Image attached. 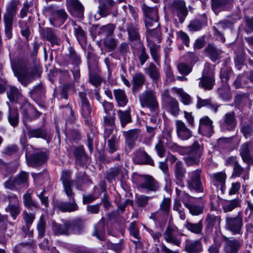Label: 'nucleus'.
<instances>
[{"label":"nucleus","instance_id":"obj_1","mask_svg":"<svg viewBox=\"0 0 253 253\" xmlns=\"http://www.w3.org/2000/svg\"><path fill=\"white\" fill-rule=\"evenodd\" d=\"M203 148L198 141H194L190 146L181 147L179 150L182 155H187L183 160L187 166L198 165L200 162Z\"/></svg>","mask_w":253,"mask_h":253},{"label":"nucleus","instance_id":"obj_2","mask_svg":"<svg viewBox=\"0 0 253 253\" xmlns=\"http://www.w3.org/2000/svg\"><path fill=\"white\" fill-rule=\"evenodd\" d=\"M15 76L22 85L26 86L34 80L36 77L40 76V73L36 66L32 67L26 65L15 72Z\"/></svg>","mask_w":253,"mask_h":253},{"label":"nucleus","instance_id":"obj_3","mask_svg":"<svg viewBox=\"0 0 253 253\" xmlns=\"http://www.w3.org/2000/svg\"><path fill=\"white\" fill-rule=\"evenodd\" d=\"M139 100L142 107L148 108L155 115L159 113V103L156 92L153 90H146L139 95Z\"/></svg>","mask_w":253,"mask_h":253},{"label":"nucleus","instance_id":"obj_4","mask_svg":"<svg viewBox=\"0 0 253 253\" xmlns=\"http://www.w3.org/2000/svg\"><path fill=\"white\" fill-rule=\"evenodd\" d=\"M202 169H198L188 173L186 182L189 189L195 190L198 192H203L204 188L201 180Z\"/></svg>","mask_w":253,"mask_h":253},{"label":"nucleus","instance_id":"obj_5","mask_svg":"<svg viewBox=\"0 0 253 253\" xmlns=\"http://www.w3.org/2000/svg\"><path fill=\"white\" fill-rule=\"evenodd\" d=\"M243 226V217L241 213H238L235 217L227 216L225 218V228L233 234H241Z\"/></svg>","mask_w":253,"mask_h":253},{"label":"nucleus","instance_id":"obj_6","mask_svg":"<svg viewBox=\"0 0 253 253\" xmlns=\"http://www.w3.org/2000/svg\"><path fill=\"white\" fill-rule=\"evenodd\" d=\"M239 155L243 162L247 165V169L253 165V143L249 141L242 143L239 149Z\"/></svg>","mask_w":253,"mask_h":253},{"label":"nucleus","instance_id":"obj_7","mask_svg":"<svg viewBox=\"0 0 253 253\" xmlns=\"http://www.w3.org/2000/svg\"><path fill=\"white\" fill-rule=\"evenodd\" d=\"M142 9L145 17L144 23L145 26H149L150 24L159 26L158 11L157 7H149L143 4L142 5Z\"/></svg>","mask_w":253,"mask_h":253},{"label":"nucleus","instance_id":"obj_8","mask_svg":"<svg viewBox=\"0 0 253 253\" xmlns=\"http://www.w3.org/2000/svg\"><path fill=\"white\" fill-rule=\"evenodd\" d=\"M8 205L5 208V211L9 212L13 219L15 220L21 212L19 200L17 196L11 194L8 195Z\"/></svg>","mask_w":253,"mask_h":253},{"label":"nucleus","instance_id":"obj_9","mask_svg":"<svg viewBox=\"0 0 253 253\" xmlns=\"http://www.w3.org/2000/svg\"><path fill=\"white\" fill-rule=\"evenodd\" d=\"M171 11L179 18L180 23H182L188 14V10L183 0H173L170 4Z\"/></svg>","mask_w":253,"mask_h":253},{"label":"nucleus","instance_id":"obj_10","mask_svg":"<svg viewBox=\"0 0 253 253\" xmlns=\"http://www.w3.org/2000/svg\"><path fill=\"white\" fill-rule=\"evenodd\" d=\"M79 96L82 116L85 119V121H88L91 116L93 106L87 99L85 92H79Z\"/></svg>","mask_w":253,"mask_h":253},{"label":"nucleus","instance_id":"obj_11","mask_svg":"<svg viewBox=\"0 0 253 253\" xmlns=\"http://www.w3.org/2000/svg\"><path fill=\"white\" fill-rule=\"evenodd\" d=\"M178 232V228L174 225L169 224L163 233L165 241L170 244L180 247L181 244V240L175 236Z\"/></svg>","mask_w":253,"mask_h":253},{"label":"nucleus","instance_id":"obj_12","mask_svg":"<svg viewBox=\"0 0 253 253\" xmlns=\"http://www.w3.org/2000/svg\"><path fill=\"white\" fill-rule=\"evenodd\" d=\"M21 113L24 125L26 126V123L32 121L38 118L42 113L30 104L25 105L21 108Z\"/></svg>","mask_w":253,"mask_h":253},{"label":"nucleus","instance_id":"obj_13","mask_svg":"<svg viewBox=\"0 0 253 253\" xmlns=\"http://www.w3.org/2000/svg\"><path fill=\"white\" fill-rule=\"evenodd\" d=\"M141 183L139 187L144 189L147 192H155L159 188V183L152 176L149 175H142L140 177Z\"/></svg>","mask_w":253,"mask_h":253},{"label":"nucleus","instance_id":"obj_14","mask_svg":"<svg viewBox=\"0 0 253 253\" xmlns=\"http://www.w3.org/2000/svg\"><path fill=\"white\" fill-rule=\"evenodd\" d=\"M221 220L220 216L208 214L205 220L206 232L211 233L213 228L218 231L220 228Z\"/></svg>","mask_w":253,"mask_h":253},{"label":"nucleus","instance_id":"obj_15","mask_svg":"<svg viewBox=\"0 0 253 253\" xmlns=\"http://www.w3.org/2000/svg\"><path fill=\"white\" fill-rule=\"evenodd\" d=\"M66 5L71 15L80 18L84 17V8L79 0H66Z\"/></svg>","mask_w":253,"mask_h":253},{"label":"nucleus","instance_id":"obj_16","mask_svg":"<svg viewBox=\"0 0 253 253\" xmlns=\"http://www.w3.org/2000/svg\"><path fill=\"white\" fill-rule=\"evenodd\" d=\"M224 238L223 250L225 253H238L242 247V243L239 240L233 238Z\"/></svg>","mask_w":253,"mask_h":253},{"label":"nucleus","instance_id":"obj_17","mask_svg":"<svg viewBox=\"0 0 253 253\" xmlns=\"http://www.w3.org/2000/svg\"><path fill=\"white\" fill-rule=\"evenodd\" d=\"M115 114L107 113L103 117V124L105 126L104 136L105 138H109L115 130Z\"/></svg>","mask_w":253,"mask_h":253},{"label":"nucleus","instance_id":"obj_18","mask_svg":"<svg viewBox=\"0 0 253 253\" xmlns=\"http://www.w3.org/2000/svg\"><path fill=\"white\" fill-rule=\"evenodd\" d=\"M175 127L177 135L179 138L182 140H186L192 136V131L181 120L175 121Z\"/></svg>","mask_w":253,"mask_h":253},{"label":"nucleus","instance_id":"obj_19","mask_svg":"<svg viewBox=\"0 0 253 253\" xmlns=\"http://www.w3.org/2000/svg\"><path fill=\"white\" fill-rule=\"evenodd\" d=\"M71 173L69 171H63L61 179L64 187V191L67 196L73 197L74 192L72 190L74 181L71 179Z\"/></svg>","mask_w":253,"mask_h":253},{"label":"nucleus","instance_id":"obj_20","mask_svg":"<svg viewBox=\"0 0 253 253\" xmlns=\"http://www.w3.org/2000/svg\"><path fill=\"white\" fill-rule=\"evenodd\" d=\"M237 125V121L234 112L226 113L224 117V121L221 124V128L222 130H233Z\"/></svg>","mask_w":253,"mask_h":253},{"label":"nucleus","instance_id":"obj_21","mask_svg":"<svg viewBox=\"0 0 253 253\" xmlns=\"http://www.w3.org/2000/svg\"><path fill=\"white\" fill-rule=\"evenodd\" d=\"M198 131L202 134L210 136L213 132L212 121L208 117L205 116L200 120Z\"/></svg>","mask_w":253,"mask_h":253},{"label":"nucleus","instance_id":"obj_22","mask_svg":"<svg viewBox=\"0 0 253 253\" xmlns=\"http://www.w3.org/2000/svg\"><path fill=\"white\" fill-rule=\"evenodd\" d=\"M41 35L43 39L50 42L51 45H59L60 39L57 34L53 29L50 28L43 29L41 32Z\"/></svg>","mask_w":253,"mask_h":253},{"label":"nucleus","instance_id":"obj_23","mask_svg":"<svg viewBox=\"0 0 253 253\" xmlns=\"http://www.w3.org/2000/svg\"><path fill=\"white\" fill-rule=\"evenodd\" d=\"M74 196V193L73 197L67 196L69 199L71 201L70 202H61L58 203L56 205L57 209L64 212H71L77 211L78 209V206L75 202Z\"/></svg>","mask_w":253,"mask_h":253},{"label":"nucleus","instance_id":"obj_24","mask_svg":"<svg viewBox=\"0 0 253 253\" xmlns=\"http://www.w3.org/2000/svg\"><path fill=\"white\" fill-rule=\"evenodd\" d=\"M67 14L63 9L53 11L50 18V22L52 25L58 27L64 23L67 19Z\"/></svg>","mask_w":253,"mask_h":253},{"label":"nucleus","instance_id":"obj_25","mask_svg":"<svg viewBox=\"0 0 253 253\" xmlns=\"http://www.w3.org/2000/svg\"><path fill=\"white\" fill-rule=\"evenodd\" d=\"M126 31L128 35L129 41L133 44L137 43L138 45L142 44L140 39V35L139 29L136 26L131 24H128L126 27Z\"/></svg>","mask_w":253,"mask_h":253},{"label":"nucleus","instance_id":"obj_26","mask_svg":"<svg viewBox=\"0 0 253 253\" xmlns=\"http://www.w3.org/2000/svg\"><path fill=\"white\" fill-rule=\"evenodd\" d=\"M140 133V130L138 129H133L124 131L123 135L125 139V143L129 148L132 149L134 147L135 140L138 138Z\"/></svg>","mask_w":253,"mask_h":253},{"label":"nucleus","instance_id":"obj_27","mask_svg":"<svg viewBox=\"0 0 253 253\" xmlns=\"http://www.w3.org/2000/svg\"><path fill=\"white\" fill-rule=\"evenodd\" d=\"M146 28V40H155L159 43L161 42V32L159 26L150 24L149 26H145Z\"/></svg>","mask_w":253,"mask_h":253},{"label":"nucleus","instance_id":"obj_28","mask_svg":"<svg viewBox=\"0 0 253 253\" xmlns=\"http://www.w3.org/2000/svg\"><path fill=\"white\" fill-rule=\"evenodd\" d=\"M203 250L202 242L200 240L187 239L185 241L184 250L188 253H200Z\"/></svg>","mask_w":253,"mask_h":253},{"label":"nucleus","instance_id":"obj_29","mask_svg":"<svg viewBox=\"0 0 253 253\" xmlns=\"http://www.w3.org/2000/svg\"><path fill=\"white\" fill-rule=\"evenodd\" d=\"M19 3L18 0H11L6 6V12L3 15V20L12 21L16 14L17 5Z\"/></svg>","mask_w":253,"mask_h":253},{"label":"nucleus","instance_id":"obj_30","mask_svg":"<svg viewBox=\"0 0 253 253\" xmlns=\"http://www.w3.org/2000/svg\"><path fill=\"white\" fill-rule=\"evenodd\" d=\"M47 159L46 154L44 152H39L32 155L27 157V163L32 167L39 166L45 162Z\"/></svg>","mask_w":253,"mask_h":253},{"label":"nucleus","instance_id":"obj_31","mask_svg":"<svg viewBox=\"0 0 253 253\" xmlns=\"http://www.w3.org/2000/svg\"><path fill=\"white\" fill-rule=\"evenodd\" d=\"M27 135L29 139L32 138L46 139L47 136V132L42 127L32 128L26 126Z\"/></svg>","mask_w":253,"mask_h":253},{"label":"nucleus","instance_id":"obj_32","mask_svg":"<svg viewBox=\"0 0 253 253\" xmlns=\"http://www.w3.org/2000/svg\"><path fill=\"white\" fill-rule=\"evenodd\" d=\"M135 160L138 164L149 165L150 166H154V164L153 160L150 156L142 149H139L136 152Z\"/></svg>","mask_w":253,"mask_h":253},{"label":"nucleus","instance_id":"obj_33","mask_svg":"<svg viewBox=\"0 0 253 253\" xmlns=\"http://www.w3.org/2000/svg\"><path fill=\"white\" fill-rule=\"evenodd\" d=\"M168 216L162 211L158 210L151 214L150 218L152 219L156 225L163 227L166 223Z\"/></svg>","mask_w":253,"mask_h":253},{"label":"nucleus","instance_id":"obj_34","mask_svg":"<svg viewBox=\"0 0 253 253\" xmlns=\"http://www.w3.org/2000/svg\"><path fill=\"white\" fill-rule=\"evenodd\" d=\"M234 0H211L213 10L217 14L218 9H226L233 6Z\"/></svg>","mask_w":253,"mask_h":253},{"label":"nucleus","instance_id":"obj_35","mask_svg":"<svg viewBox=\"0 0 253 253\" xmlns=\"http://www.w3.org/2000/svg\"><path fill=\"white\" fill-rule=\"evenodd\" d=\"M211 179L213 184L217 188L222 190L225 185L226 175L224 172H219L213 173L211 175Z\"/></svg>","mask_w":253,"mask_h":253},{"label":"nucleus","instance_id":"obj_36","mask_svg":"<svg viewBox=\"0 0 253 253\" xmlns=\"http://www.w3.org/2000/svg\"><path fill=\"white\" fill-rule=\"evenodd\" d=\"M132 79L133 91L137 92L144 84L145 82V77L142 73L137 72L132 75Z\"/></svg>","mask_w":253,"mask_h":253},{"label":"nucleus","instance_id":"obj_37","mask_svg":"<svg viewBox=\"0 0 253 253\" xmlns=\"http://www.w3.org/2000/svg\"><path fill=\"white\" fill-rule=\"evenodd\" d=\"M124 177L122 169L120 167H115L110 169L106 173V178L112 182L115 180L116 178L121 179Z\"/></svg>","mask_w":253,"mask_h":253},{"label":"nucleus","instance_id":"obj_38","mask_svg":"<svg viewBox=\"0 0 253 253\" xmlns=\"http://www.w3.org/2000/svg\"><path fill=\"white\" fill-rule=\"evenodd\" d=\"M206 54L212 61H216L221 58L222 51L212 44H209L205 49Z\"/></svg>","mask_w":253,"mask_h":253},{"label":"nucleus","instance_id":"obj_39","mask_svg":"<svg viewBox=\"0 0 253 253\" xmlns=\"http://www.w3.org/2000/svg\"><path fill=\"white\" fill-rule=\"evenodd\" d=\"M68 223L70 234H79L84 227L83 222L79 219L68 220Z\"/></svg>","mask_w":253,"mask_h":253},{"label":"nucleus","instance_id":"obj_40","mask_svg":"<svg viewBox=\"0 0 253 253\" xmlns=\"http://www.w3.org/2000/svg\"><path fill=\"white\" fill-rule=\"evenodd\" d=\"M98 12L102 16H106L110 14H113L114 16H116L118 14V8L117 6L111 7L107 4L102 3L99 6Z\"/></svg>","mask_w":253,"mask_h":253},{"label":"nucleus","instance_id":"obj_41","mask_svg":"<svg viewBox=\"0 0 253 253\" xmlns=\"http://www.w3.org/2000/svg\"><path fill=\"white\" fill-rule=\"evenodd\" d=\"M68 221H66L63 224H55L53 226V231L56 235L70 234Z\"/></svg>","mask_w":253,"mask_h":253},{"label":"nucleus","instance_id":"obj_42","mask_svg":"<svg viewBox=\"0 0 253 253\" xmlns=\"http://www.w3.org/2000/svg\"><path fill=\"white\" fill-rule=\"evenodd\" d=\"M76 158V162L80 165H84L87 161V157L85 154L84 147L80 146L76 147L73 151Z\"/></svg>","mask_w":253,"mask_h":253},{"label":"nucleus","instance_id":"obj_43","mask_svg":"<svg viewBox=\"0 0 253 253\" xmlns=\"http://www.w3.org/2000/svg\"><path fill=\"white\" fill-rule=\"evenodd\" d=\"M186 173L185 168L181 161H177L174 165V174L176 179L181 182Z\"/></svg>","mask_w":253,"mask_h":253},{"label":"nucleus","instance_id":"obj_44","mask_svg":"<svg viewBox=\"0 0 253 253\" xmlns=\"http://www.w3.org/2000/svg\"><path fill=\"white\" fill-rule=\"evenodd\" d=\"M215 84V79L214 77H202L200 79L199 83V86L205 90H210L212 89Z\"/></svg>","mask_w":253,"mask_h":253},{"label":"nucleus","instance_id":"obj_45","mask_svg":"<svg viewBox=\"0 0 253 253\" xmlns=\"http://www.w3.org/2000/svg\"><path fill=\"white\" fill-rule=\"evenodd\" d=\"M114 95L118 105L124 107L127 103V99L125 92L122 89H118L114 90Z\"/></svg>","mask_w":253,"mask_h":253},{"label":"nucleus","instance_id":"obj_46","mask_svg":"<svg viewBox=\"0 0 253 253\" xmlns=\"http://www.w3.org/2000/svg\"><path fill=\"white\" fill-rule=\"evenodd\" d=\"M105 230V219L102 217L94 227L93 236H96L100 240H104L103 232Z\"/></svg>","mask_w":253,"mask_h":253},{"label":"nucleus","instance_id":"obj_47","mask_svg":"<svg viewBox=\"0 0 253 253\" xmlns=\"http://www.w3.org/2000/svg\"><path fill=\"white\" fill-rule=\"evenodd\" d=\"M23 203L26 208L31 210H38L40 208L39 204L32 199L29 193L27 192L23 195Z\"/></svg>","mask_w":253,"mask_h":253},{"label":"nucleus","instance_id":"obj_48","mask_svg":"<svg viewBox=\"0 0 253 253\" xmlns=\"http://www.w3.org/2000/svg\"><path fill=\"white\" fill-rule=\"evenodd\" d=\"M184 226L190 232L195 234H200L203 229V222L202 220L199 221L197 223H192L186 221L184 225Z\"/></svg>","mask_w":253,"mask_h":253},{"label":"nucleus","instance_id":"obj_49","mask_svg":"<svg viewBox=\"0 0 253 253\" xmlns=\"http://www.w3.org/2000/svg\"><path fill=\"white\" fill-rule=\"evenodd\" d=\"M250 169H246L241 167L239 162L233 167V175L235 177H239L242 174L243 175L242 178L244 180H246L249 178V171Z\"/></svg>","mask_w":253,"mask_h":253},{"label":"nucleus","instance_id":"obj_50","mask_svg":"<svg viewBox=\"0 0 253 253\" xmlns=\"http://www.w3.org/2000/svg\"><path fill=\"white\" fill-rule=\"evenodd\" d=\"M117 114L120 119L121 126L124 127L126 125L131 122V117L130 114V110H127L123 111L122 110H118Z\"/></svg>","mask_w":253,"mask_h":253},{"label":"nucleus","instance_id":"obj_51","mask_svg":"<svg viewBox=\"0 0 253 253\" xmlns=\"http://www.w3.org/2000/svg\"><path fill=\"white\" fill-rule=\"evenodd\" d=\"M28 174L25 171H21L14 178L15 184L17 186H21L24 188H27L28 186Z\"/></svg>","mask_w":253,"mask_h":253},{"label":"nucleus","instance_id":"obj_52","mask_svg":"<svg viewBox=\"0 0 253 253\" xmlns=\"http://www.w3.org/2000/svg\"><path fill=\"white\" fill-rule=\"evenodd\" d=\"M144 72L153 80L157 81L160 78V73L157 67L153 63H151L149 66L144 69Z\"/></svg>","mask_w":253,"mask_h":253},{"label":"nucleus","instance_id":"obj_53","mask_svg":"<svg viewBox=\"0 0 253 253\" xmlns=\"http://www.w3.org/2000/svg\"><path fill=\"white\" fill-rule=\"evenodd\" d=\"M233 74L232 69L227 66H224L221 69L220 79L223 84H227L229 79Z\"/></svg>","mask_w":253,"mask_h":253},{"label":"nucleus","instance_id":"obj_54","mask_svg":"<svg viewBox=\"0 0 253 253\" xmlns=\"http://www.w3.org/2000/svg\"><path fill=\"white\" fill-rule=\"evenodd\" d=\"M34 11V4L33 1H28L26 0L23 3V6L20 10L19 16L23 18L27 16L28 13H32Z\"/></svg>","mask_w":253,"mask_h":253},{"label":"nucleus","instance_id":"obj_55","mask_svg":"<svg viewBox=\"0 0 253 253\" xmlns=\"http://www.w3.org/2000/svg\"><path fill=\"white\" fill-rule=\"evenodd\" d=\"M8 120L13 127H16L19 123V113L17 109L9 108Z\"/></svg>","mask_w":253,"mask_h":253},{"label":"nucleus","instance_id":"obj_56","mask_svg":"<svg viewBox=\"0 0 253 253\" xmlns=\"http://www.w3.org/2000/svg\"><path fill=\"white\" fill-rule=\"evenodd\" d=\"M240 203V201L238 199L226 201L222 205L223 211L225 212L231 211L235 208L239 207Z\"/></svg>","mask_w":253,"mask_h":253},{"label":"nucleus","instance_id":"obj_57","mask_svg":"<svg viewBox=\"0 0 253 253\" xmlns=\"http://www.w3.org/2000/svg\"><path fill=\"white\" fill-rule=\"evenodd\" d=\"M183 204L192 215H198L203 212V207L202 206L192 205L186 202H183Z\"/></svg>","mask_w":253,"mask_h":253},{"label":"nucleus","instance_id":"obj_58","mask_svg":"<svg viewBox=\"0 0 253 253\" xmlns=\"http://www.w3.org/2000/svg\"><path fill=\"white\" fill-rule=\"evenodd\" d=\"M74 31L75 35L79 42H83L85 41V34L84 30L81 26L75 24L74 25Z\"/></svg>","mask_w":253,"mask_h":253},{"label":"nucleus","instance_id":"obj_59","mask_svg":"<svg viewBox=\"0 0 253 253\" xmlns=\"http://www.w3.org/2000/svg\"><path fill=\"white\" fill-rule=\"evenodd\" d=\"M169 105V109L172 115L176 116L178 115L179 112L178 103L175 99H170L169 101L167 102Z\"/></svg>","mask_w":253,"mask_h":253},{"label":"nucleus","instance_id":"obj_60","mask_svg":"<svg viewBox=\"0 0 253 253\" xmlns=\"http://www.w3.org/2000/svg\"><path fill=\"white\" fill-rule=\"evenodd\" d=\"M7 95L11 101H15L20 97L21 93L16 87L10 86L9 90L7 92Z\"/></svg>","mask_w":253,"mask_h":253},{"label":"nucleus","instance_id":"obj_61","mask_svg":"<svg viewBox=\"0 0 253 253\" xmlns=\"http://www.w3.org/2000/svg\"><path fill=\"white\" fill-rule=\"evenodd\" d=\"M89 181L87 176L84 174H78L75 180V184L76 188L80 190H83V185L85 182Z\"/></svg>","mask_w":253,"mask_h":253},{"label":"nucleus","instance_id":"obj_62","mask_svg":"<svg viewBox=\"0 0 253 253\" xmlns=\"http://www.w3.org/2000/svg\"><path fill=\"white\" fill-rule=\"evenodd\" d=\"M45 222L42 216H41L37 225V228L38 231V236L39 238H42L45 235Z\"/></svg>","mask_w":253,"mask_h":253},{"label":"nucleus","instance_id":"obj_63","mask_svg":"<svg viewBox=\"0 0 253 253\" xmlns=\"http://www.w3.org/2000/svg\"><path fill=\"white\" fill-rule=\"evenodd\" d=\"M118 140L116 135L113 134L111 138L108 140L109 151L112 153L115 152L118 149Z\"/></svg>","mask_w":253,"mask_h":253},{"label":"nucleus","instance_id":"obj_64","mask_svg":"<svg viewBox=\"0 0 253 253\" xmlns=\"http://www.w3.org/2000/svg\"><path fill=\"white\" fill-rule=\"evenodd\" d=\"M170 202L171 201L169 198H165L161 202L160 209L158 210L162 211L169 215L170 207Z\"/></svg>","mask_w":253,"mask_h":253}]
</instances>
